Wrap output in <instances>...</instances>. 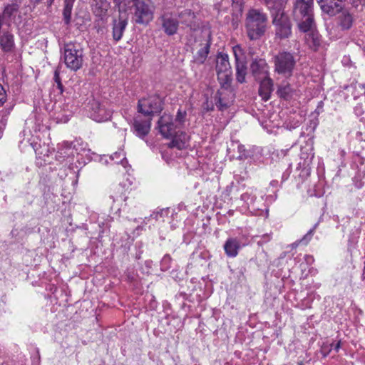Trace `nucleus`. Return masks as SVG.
<instances>
[{
	"mask_svg": "<svg viewBox=\"0 0 365 365\" xmlns=\"http://www.w3.org/2000/svg\"><path fill=\"white\" fill-rule=\"evenodd\" d=\"M76 0H64L63 9V20L66 26L70 25L71 22V15L73 4Z\"/></svg>",
	"mask_w": 365,
	"mask_h": 365,
	"instance_id": "21",
	"label": "nucleus"
},
{
	"mask_svg": "<svg viewBox=\"0 0 365 365\" xmlns=\"http://www.w3.org/2000/svg\"><path fill=\"white\" fill-rule=\"evenodd\" d=\"M54 0H48V5L51 6L53 3Z\"/></svg>",
	"mask_w": 365,
	"mask_h": 365,
	"instance_id": "46",
	"label": "nucleus"
},
{
	"mask_svg": "<svg viewBox=\"0 0 365 365\" xmlns=\"http://www.w3.org/2000/svg\"><path fill=\"white\" fill-rule=\"evenodd\" d=\"M223 248L228 257H235L240 249V241L237 238L230 237L225 241Z\"/></svg>",
	"mask_w": 365,
	"mask_h": 365,
	"instance_id": "18",
	"label": "nucleus"
},
{
	"mask_svg": "<svg viewBox=\"0 0 365 365\" xmlns=\"http://www.w3.org/2000/svg\"><path fill=\"white\" fill-rule=\"evenodd\" d=\"M170 213L169 208L161 209L159 211L153 212L150 217L155 219V220H164V218L167 217Z\"/></svg>",
	"mask_w": 365,
	"mask_h": 365,
	"instance_id": "31",
	"label": "nucleus"
},
{
	"mask_svg": "<svg viewBox=\"0 0 365 365\" xmlns=\"http://www.w3.org/2000/svg\"><path fill=\"white\" fill-rule=\"evenodd\" d=\"M237 149L240 153V155L238 157L240 160L246 159L249 157V154L247 153L245 145L240 144L238 145Z\"/></svg>",
	"mask_w": 365,
	"mask_h": 365,
	"instance_id": "37",
	"label": "nucleus"
},
{
	"mask_svg": "<svg viewBox=\"0 0 365 365\" xmlns=\"http://www.w3.org/2000/svg\"><path fill=\"white\" fill-rule=\"evenodd\" d=\"M271 184H273V185H275V182H271Z\"/></svg>",
	"mask_w": 365,
	"mask_h": 365,
	"instance_id": "48",
	"label": "nucleus"
},
{
	"mask_svg": "<svg viewBox=\"0 0 365 365\" xmlns=\"http://www.w3.org/2000/svg\"><path fill=\"white\" fill-rule=\"evenodd\" d=\"M186 115H187V113L185 110L182 111L180 109H179L178 110V113H177V115L175 117V123L178 125V127L180 125H183V123H185V119H186Z\"/></svg>",
	"mask_w": 365,
	"mask_h": 365,
	"instance_id": "33",
	"label": "nucleus"
},
{
	"mask_svg": "<svg viewBox=\"0 0 365 365\" xmlns=\"http://www.w3.org/2000/svg\"><path fill=\"white\" fill-rule=\"evenodd\" d=\"M7 95L3 86L0 83V107L6 101Z\"/></svg>",
	"mask_w": 365,
	"mask_h": 365,
	"instance_id": "38",
	"label": "nucleus"
},
{
	"mask_svg": "<svg viewBox=\"0 0 365 365\" xmlns=\"http://www.w3.org/2000/svg\"><path fill=\"white\" fill-rule=\"evenodd\" d=\"M187 134L185 133H181L178 135H173L172 141L169 145L170 148H177L179 150H182L186 146L187 142Z\"/></svg>",
	"mask_w": 365,
	"mask_h": 365,
	"instance_id": "24",
	"label": "nucleus"
},
{
	"mask_svg": "<svg viewBox=\"0 0 365 365\" xmlns=\"http://www.w3.org/2000/svg\"><path fill=\"white\" fill-rule=\"evenodd\" d=\"M314 0H296L294 5V16L299 21V28L303 32H307L314 26L313 14Z\"/></svg>",
	"mask_w": 365,
	"mask_h": 365,
	"instance_id": "2",
	"label": "nucleus"
},
{
	"mask_svg": "<svg viewBox=\"0 0 365 365\" xmlns=\"http://www.w3.org/2000/svg\"><path fill=\"white\" fill-rule=\"evenodd\" d=\"M162 28L168 36H173L178 32L179 21L170 14H164L160 18Z\"/></svg>",
	"mask_w": 365,
	"mask_h": 365,
	"instance_id": "13",
	"label": "nucleus"
},
{
	"mask_svg": "<svg viewBox=\"0 0 365 365\" xmlns=\"http://www.w3.org/2000/svg\"><path fill=\"white\" fill-rule=\"evenodd\" d=\"M135 0H113V3L115 4V6L120 9H125L123 6H128L132 2L133 4Z\"/></svg>",
	"mask_w": 365,
	"mask_h": 365,
	"instance_id": "36",
	"label": "nucleus"
},
{
	"mask_svg": "<svg viewBox=\"0 0 365 365\" xmlns=\"http://www.w3.org/2000/svg\"><path fill=\"white\" fill-rule=\"evenodd\" d=\"M178 128L173 122V118L169 114L164 113L158 121V128L165 138H170L176 133Z\"/></svg>",
	"mask_w": 365,
	"mask_h": 365,
	"instance_id": "10",
	"label": "nucleus"
},
{
	"mask_svg": "<svg viewBox=\"0 0 365 365\" xmlns=\"http://www.w3.org/2000/svg\"><path fill=\"white\" fill-rule=\"evenodd\" d=\"M270 240L271 235L269 234H265L261 237V239L257 242V244L259 245H262L263 244L269 242Z\"/></svg>",
	"mask_w": 365,
	"mask_h": 365,
	"instance_id": "39",
	"label": "nucleus"
},
{
	"mask_svg": "<svg viewBox=\"0 0 365 365\" xmlns=\"http://www.w3.org/2000/svg\"><path fill=\"white\" fill-rule=\"evenodd\" d=\"M217 79L221 85V89L229 90L232 81V71L217 73Z\"/></svg>",
	"mask_w": 365,
	"mask_h": 365,
	"instance_id": "22",
	"label": "nucleus"
},
{
	"mask_svg": "<svg viewBox=\"0 0 365 365\" xmlns=\"http://www.w3.org/2000/svg\"><path fill=\"white\" fill-rule=\"evenodd\" d=\"M110 159L114 161L115 163L118 164L120 163L123 166H125V164L127 163L126 158H125V153L123 150H120L115 153H114L113 155H110Z\"/></svg>",
	"mask_w": 365,
	"mask_h": 365,
	"instance_id": "30",
	"label": "nucleus"
},
{
	"mask_svg": "<svg viewBox=\"0 0 365 365\" xmlns=\"http://www.w3.org/2000/svg\"><path fill=\"white\" fill-rule=\"evenodd\" d=\"M247 69V68L245 61L235 63L236 80L238 83H243L245 82Z\"/></svg>",
	"mask_w": 365,
	"mask_h": 365,
	"instance_id": "27",
	"label": "nucleus"
},
{
	"mask_svg": "<svg viewBox=\"0 0 365 365\" xmlns=\"http://www.w3.org/2000/svg\"><path fill=\"white\" fill-rule=\"evenodd\" d=\"M267 9L270 11L271 15L276 13L284 12V5L288 0H261Z\"/></svg>",
	"mask_w": 365,
	"mask_h": 365,
	"instance_id": "19",
	"label": "nucleus"
},
{
	"mask_svg": "<svg viewBox=\"0 0 365 365\" xmlns=\"http://www.w3.org/2000/svg\"><path fill=\"white\" fill-rule=\"evenodd\" d=\"M89 113L91 118L99 123L109 120L112 115L107 102L100 103L96 100L90 103Z\"/></svg>",
	"mask_w": 365,
	"mask_h": 365,
	"instance_id": "9",
	"label": "nucleus"
},
{
	"mask_svg": "<svg viewBox=\"0 0 365 365\" xmlns=\"http://www.w3.org/2000/svg\"><path fill=\"white\" fill-rule=\"evenodd\" d=\"M172 258L169 255H165L163 257L160 265H161V269L163 271L168 270L170 267Z\"/></svg>",
	"mask_w": 365,
	"mask_h": 365,
	"instance_id": "34",
	"label": "nucleus"
},
{
	"mask_svg": "<svg viewBox=\"0 0 365 365\" xmlns=\"http://www.w3.org/2000/svg\"><path fill=\"white\" fill-rule=\"evenodd\" d=\"M364 3L363 5L365 6V0H363Z\"/></svg>",
	"mask_w": 365,
	"mask_h": 365,
	"instance_id": "47",
	"label": "nucleus"
},
{
	"mask_svg": "<svg viewBox=\"0 0 365 365\" xmlns=\"http://www.w3.org/2000/svg\"><path fill=\"white\" fill-rule=\"evenodd\" d=\"M210 51V45L204 44L193 56V62L197 64H202L205 61Z\"/></svg>",
	"mask_w": 365,
	"mask_h": 365,
	"instance_id": "23",
	"label": "nucleus"
},
{
	"mask_svg": "<svg viewBox=\"0 0 365 365\" xmlns=\"http://www.w3.org/2000/svg\"><path fill=\"white\" fill-rule=\"evenodd\" d=\"M259 82V95L264 101L270 98L273 91V81L269 78H265L258 81Z\"/></svg>",
	"mask_w": 365,
	"mask_h": 365,
	"instance_id": "17",
	"label": "nucleus"
},
{
	"mask_svg": "<svg viewBox=\"0 0 365 365\" xmlns=\"http://www.w3.org/2000/svg\"><path fill=\"white\" fill-rule=\"evenodd\" d=\"M289 175L290 171L287 170L286 172H284L282 176V182L286 180L289 178Z\"/></svg>",
	"mask_w": 365,
	"mask_h": 365,
	"instance_id": "41",
	"label": "nucleus"
},
{
	"mask_svg": "<svg viewBox=\"0 0 365 365\" xmlns=\"http://www.w3.org/2000/svg\"><path fill=\"white\" fill-rule=\"evenodd\" d=\"M274 71L277 73L290 76L296 65V60L293 53L282 51L274 57Z\"/></svg>",
	"mask_w": 365,
	"mask_h": 365,
	"instance_id": "5",
	"label": "nucleus"
},
{
	"mask_svg": "<svg viewBox=\"0 0 365 365\" xmlns=\"http://www.w3.org/2000/svg\"><path fill=\"white\" fill-rule=\"evenodd\" d=\"M271 184H273V185H275V182H271Z\"/></svg>",
	"mask_w": 365,
	"mask_h": 365,
	"instance_id": "49",
	"label": "nucleus"
},
{
	"mask_svg": "<svg viewBox=\"0 0 365 365\" xmlns=\"http://www.w3.org/2000/svg\"><path fill=\"white\" fill-rule=\"evenodd\" d=\"M128 14L126 9L118 10V15L113 17L112 36L115 42L120 41L128 24Z\"/></svg>",
	"mask_w": 365,
	"mask_h": 365,
	"instance_id": "8",
	"label": "nucleus"
},
{
	"mask_svg": "<svg viewBox=\"0 0 365 365\" xmlns=\"http://www.w3.org/2000/svg\"><path fill=\"white\" fill-rule=\"evenodd\" d=\"M152 118L150 117L143 119L141 117H135L131 130L133 133L141 139H144L149 133L151 128Z\"/></svg>",
	"mask_w": 365,
	"mask_h": 365,
	"instance_id": "11",
	"label": "nucleus"
},
{
	"mask_svg": "<svg viewBox=\"0 0 365 365\" xmlns=\"http://www.w3.org/2000/svg\"><path fill=\"white\" fill-rule=\"evenodd\" d=\"M267 15L260 9H250L245 19V28L250 40H257L265 33L267 26Z\"/></svg>",
	"mask_w": 365,
	"mask_h": 365,
	"instance_id": "1",
	"label": "nucleus"
},
{
	"mask_svg": "<svg viewBox=\"0 0 365 365\" xmlns=\"http://www.w3.org/2000/svg\"><path fill=\"white\" fill-rule=\"evenodd\" d=\"M43 0H31V2L34 5H36L41 2Z\"/></svg>",
	"mask_w": 365,
	"mask_h": 365,
	"instance_id": "44",
	"label": "nucleus"
},
{
	"mask_svg": "<svg viewBox=\"0 0 365 365\" xmlns=\"http://www.w3.org/2000/svg\"><path fill=\"white\" fill-rule=\"evenodd\" d=\"M163 101L158 96H152L147 98H142L138 103V111L145 117H153L163 110Z\"/></svg>",
	"mask_w": 365,
	"mask_h": 365,
	"instance_id": "6",
	"label": "nucleus"
},
{
	"mask_svg": "<svg viewBox=\"0 0 365 365\" xmlns=\"http://www.w3.org/2000/svg\"><path fill=\"white\" fill-rule=\"evenodd\" d=\"M228 90H218L214 97L215 104L220 111L227 110L231 103V100L228 97Z\"/></svg>",
	"mask_w": 365,
	"mask_h": 365,
	"instance_id": "16",
	"label": "nucleus"
},
{
	"mask_svg": "<svg viewBox=\"0 0 365 365\" xmlns=\"http://www.w3.org/2000/svg\"><path fill=\"white\" fill-rule=\"evenodd\" d=\"M250 71L256 81L269 77V66L263 58H254L250 63Z\"/></svg>",
	"mask_w": 365,
	"mask_h": 365,
	"instance_id": "12",
	"label": "nucleus"
},
{
	"mask_svg": "<svg viewBox=\"0 0 365 365\" xmlns=\"http://www.w3.org/2000/svg\"><path fill=\"white\" fill-rule=\"evenodd\" d=\"M110 197L113 198L114 202L118 200V196L110 195Z\"/></svg>",
	"mask_w": 365,
	"mask_h": 365,
	"instance_id": "45",
	"label": "nucleus"
},
{
	"mask_svg": "<svg viewBox=\"0 0 365 365\" xmlns=\"http://www.w3.org/2000/svg\"><path fill=\"white\" fill-rule=\"evenodd\" d=\"M318 225H319V222H317L316 224H314L313 227L312 229H310L307 232V233L303 237V238L301 239L299 241H297V242H294L293 244H292V247L293 248H295L301 242H303L304 244H307L311 240V239L312 238V236H313V235L314 233V231L317 229V227H318Z\"/></svg>",
	"mask_w": 365,
	"mask_h": 365,
	"instance_id": "29",
	"label": "nucleus"
},
{
	"mask_svg": "<svg viewBox=\"0 0 365 365\" xmlns=\"http://www.w3.org/2000/svg\"><path fill=\"white\" fill-rule=\"evenodd\" d=\"M0 48L4 53H11L15 48L14 36L9 31H4L0 34Z\"/></svg>",
	"mask_w": 365,
	"mask_h": 365,
	"instance_id": "15",
	"label": "nucleus"
},
{
	"mask_svg": "<svg viewBox=\"0 0 365 365\" xmlns=\"http://www.w3.org/2000/svg\"><path fill=\"white\" fill-rule=\"evenodd\" d=\"M63 60L67 68L76 71L83 66V50L80 43L68 42L62 48Z\"/></svg>",
	"mask_w": 365,
	"mask_h": 365,
	"instance_id": "3",
	"label": "nucleus"
},
{
	"mask_svg": "<svg viewBox=\"0 0 365 365\" xmlns=\"http://www.w3.org/2000/svg\"><path fill=\"white\" fill-rule=\"evenodd\" d=\"M217 73L227 71H232L231 66L229 62L228 55L220 53L217 57L216 63Z\"/></svg>",
	"mask_w": 365,
	"mask_h": 365,
	"instance_id": "20",
	"label": "nucleus"
},
{
	"mask_svg": "<svg viewBox=\"0 0 365 365\" xmlns=\"http://www.w3.org/2000/svg\"><path fill=\"white\" fill-rule=\"evenodd\" d=\"M271 16L276 36L279 39L289 38L292 35V24L285 12L273 14Z\"/></svg>",
	"mask_w": 365,
	"mask_h": 365,
	"instance_id": "7",
	"label": "nucleus"
},
{
	"mask_svg": "<svg viewBox=\"0 0 365 365\" xmlns=\"http://www.w3.org/2000/svg\"><path fill=\"white\" fill-rule=\"evenodd\" d=\"M277 92L280 98L284 100H289L293 96L294 89L291 87L289 83L285 82L278 87Z\"/></svg>",
	"mask_w": 365,
	"mask_h": 365,
	"instance_id": "25",
	"label": "nucleus"
},
{
	"mask_svg": "<svg viewBox=\"0 0 365 365\" xmlns=\"http://www.w3.org/2000/svg\"><path fill=\"white\" fill-rule=\"evenodd\" d=\"M331 346L336 352H338L341 347V341H339L337 343H336L334 344H332Z\"/></svg>",
	"mask_w": 365,
	"mask_h": 365,
	"instance_id": "40",
	"label": "nucleus"
},
{
	"mask_svg": "<svg viewBox=\"0 0 365 365\" xmlns=\"http://www.w3.org/2000/svg\"><path fill=\"white\" fill-rule=\"evenodd\" d=\"M60 66H58L55 70L53 80L55 83L57 84V88L60 90V92L62 93L63 86L60 78Z\"/></svg>",
	"mask_w": 365,
	"mask_h": 365,
	"instance_id": "35",
	"label": "nucleus"
},
{
	"mask_svg": "<svg viewBox=\"0 0 365 365\" xmlns=\"http://www.w3.org/2000/svg\"><path fill=\"white\" fill-rule=\"evenodd\" d=\"M4 126H5V123H3V125L0 126V138L2 136Z\"/></svg>",
	"mask_w": 365,
	"mask_h": 365,
	"instance_id": "43",
	"label": "nucleus"
},
{
	"mask_svg": "<svg viewBox=\"0 0 365 365\" xmlns=\"http://www.w3.org/2000/svg\"><path fill=\"white\" fill-rule=\"evenodd\" d=\"M205 104L206 106H205V109L207 111H212L214 110V106L212 104L210 106L207 102Z\"/></svg>",
	"mask_w": 365,
	"mask_h": 365,
	"instance_id": "42",
	"label": "nucleus"
},
{
	"mask_svg": "<svg viewBox=\"0 0 365 365\" xmlns=\"http://www.w3.org/2000/svg\"><path fill=\"white\" fill-rule=\"evenodd\" d=\"M232 51L235 56V63L245 62L242 58L244 54L243 50L239 45L233 46Z\"/></svg>",
	"mask_w": 365,
	"mask_h": 365,
	"instance_id": "32",
	"label": "nucleus"
},
{
	"mask_svg": "<svg viewBox=\"0 0 365 365\" xmlns=\"http://www.w3.org/2000/svg\"><path fill=\"white\" fill-rule=\"evenodd\" d=\"M339 24L343 30L349 29L353 24V17L347 11H343L339 16Z\"/></svg>",
	"mask_w": 365,
	"mask_h": 365,
	"instance_id": "26",
	"label": "nucleus"
},
{
	"mask_svg": "<svg viewBox=\"0 0 365 365\" xmlns=\"http://www.w3.org/2000/svg\"><path fill=\"white\" fill-rule=\"evenodd\" d=\"M339 1H341H341H342V0H339Z\"/></svg>",
	"mask_w": 365,
	"mask_h": 365,
	"instance_id": "50",
	"label": "nucleus"
},
{
	"mask_svg": "<svg viewBox=\"0 0 365 365\" xmlns=\"http://www.w3.org/2000/svg\"><path fill=\"white\" fill-rule=\"evenodd\" d=\"M132 8V19L135 24L146 26L153 21L155 6L150 0H135Z\"/></svg>",
	"mask_w": 365,
	"mask_h": 365,
	"instance_id": "4",
	"label": "nucleus"
},
{
	"mask_svg": "<svg viewBox=\"0 0 365 365\" xmlns=\"http://www.w3.org/2000/svg\"><path fill=\"white\" fill-rule=\"evenodd\" d=\"M322 11L329 16H335L342 9L341 2L339 0H317Z\"/></svg>",
	"mask_w": 365,
	"mask_h": 365,
	"instance_id": "14",
	"label": "nucleus"
},
{
	"mask_svg": "<svg viewBox=\"0 0 365 365\" xmlns=\"http://www.w3.org/2000/svg\"><path fill=\"white\" fill-rule=\"evenodd\" d=\"M19 9V5L16 2L11 4H8L3 11V14H1L3 17L5 18H11L14 16Z\"/></svg>",
	"mask_w": 365,
	"mask_h": 365,
	"instance_id": "28",
	"label": "nucleus"
}]
</instances>
